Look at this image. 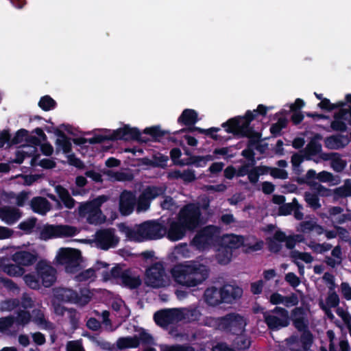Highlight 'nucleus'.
Returning a JSON list of instances; mask_svg holds the SVG:
<instances>
[{"mask_svg":"<svg viewBox=\"0 0 351 351\" xmlns=\"http://www.w3.org/2000/svg\"><path fill=\"white\" fill-rule=\"evenodd\" d=\"M322 138V137L320 134L315 135L301 151V153L304 154L306 160H313L317 163L319 160H322V154H327L322 152V146L319 142Z\"/></svg>","mask_w":351,"mask_h":351,"instance_id":"f3484780","label":"nucleus"},{"mask_svg":"<svg viewBox=\"0 0 351 351\" xmlns=\"http://www.w3.org/2000/svg\"><path fill=\"white\" fill-rule=\"evenodd\" d=\"M223 302H231L233 300L241 297L243 291L237 287L232 285H226L221 289Z\"/></svg>","mask_w":351,"mask_h":351,"instance_id":"c756f323","label":"nucleus"},{"mask_svg":"<svg viewBox=\"0 0 351 351\" xmlns=\"http://www.w3.org/2000/svg\"><path fill=\"white\" fill-rule=\"evenodd\" d=\"M308 247L315 253L322 254L330 250L332 247V245L328 243H317L311 241L308 244Z\"/></svg>","mask_w":351,"mask_h":351,"instance_id":"09e8293b","label":"nucleus"},{"mask_svg":"<svg viewBox=\"0 0 351 351\" xmlns=\"http://www.w3.org/2000/svg\"><path fill=\"white\" fill-rule=\"evenodd\" d=\"M112 181H131L133 179L132 173L122 172V171H114L112 170H108L104 172Z\"/></svg>","mask_w":351,"mask_h":351,"instance_id":"ea45409f","label":"nucleus"},{"mask_svg":"<svg viewBox=\"0 0 351 351\" xmlns=\"http://www.w3.org/2000/svg\"><path fill=\"white\" fill-rule=\"evenodd\" d=\"M179 322H192L198 321L202 315L197 308H178Z\"/></svg>","mask_w":351,"mask_h":351,"instance_id":"7c9ffc66","label":"nucleus"},{"mask_svg":"<svg viewBox=\"0 0 351 351\" xmlns=\"http://www.w3.org/2000/svg\"><path fill=\"white\" fill-rule=\"evenodd\" d=\"M324 304L328 307L336 308L338 306L339 304V297L335 289L328 291Z\"/></svg>","mask_w":351,"mask_h":351,"instance_id":"de8ad7c7","label":"nucleus"},{"mask_svg":"<svg viewBox=\"0 0 351 351\" xmlns=\"http://www.w3.org/2000/svg\"><path fill=\"white\" fill-rule=\"evenodd\" d=\"M58 264L64 267L68 273H75L80 269L82 262L81 252L73 248H60L56 256Z\"/></svg>","mask_w":351,"mask_h":351,"instance_id":"423d86ee","label":"nucleus"},{"mask_svg":"<svg viewBox=\"0 0 351 351\" xmlns=\"http://www.w3.org/2000/svg\"><path fill=\"white\" fill-rule=\"evenodd\" d=\"M29 205L34 212L43 215H45L51 208L50 202L43 197H35L32 198Z\"/></svg>","mask_w":351,"mask_h":351,"instance_id":"c85d7f7f","label":"nucleus"},{"mask_svg":"<svg viewBox=\"0 0 351 351\" xmlns=\"http://www.w3.org/2000/svg\"><path fill=\"white\" fill-rule=\"evenodd\" d=\"M54 298L58 301L75 303L80 306L87 304L90 300L91 296L88 290L82 291L80 295L73 289L58 287L53 289Z\"/></svg>","mask_w":351,"mask_h":351,"instance_id":"9d476101","label":"nucleus"},{"mask_svg":"<svg viewBox=\"0 0 351 351\" xmlns=\"http://www.w3.org/2000/svg\"><path fill=\"white\" fill-rule=\"evenodd\" d=\"M165 188L162 186H149L146 187L136 199V211L138 213L147 210L150 207L151 201L163 195Z\"/></svg>","mask_w":351,"mask_h":351,"instance_id":"ddd939ff","label":"nucleus"},{"mask_svg":"<svg viewBox=\"0 0 351 351\" xmlns=\"http://www.w3.org/2000/svg\"><path fill=\"white\" fill-rule=\"evenodd\" d=\"M0 270L10 277H20L25 274V269L19 265L10 263L8 258H0Z\"/></svg>","mask_w":351,"mask_h":351,"instance_id":"393cba45","label":"nucleus"},{"mask_svg":"<svg viewBox=\"0 0 351 351\" xmlns=\"http://www.w3.org/2000/svg\"><path fill=\"white\" fill-rule=\"evenodd\" d=\"M37 271L45 287H51L56 280V270L47 263L40 261L37 265Z\"/></svg>","mask_w":351,"mask_h":351,"instance_id":"aec40b11","label":"nucleus"},{"mask_svg":"<svg viewBox=\"0 0 351 351\" xmlns=\"http://www.w3.org/2000/svg\"><path fill=\"white\" fill-rule=\"evenodd\" d=\"M341 293L347 300H351V287L347 282H342L340 286Z\"/></svg>","mask_w":351,"mask_h":351,"instance_id":"69168bd1","label":"nucleus"},{"mask_svg":"<svg viewBox=\"0 0 351 351\" xmlns=\"http://www.w3.org/2000/svg\"><path fill=\"white\" fill-rule=\"evenodd\" d=\"M315 221L313 220L302 221L299 225L298 230L303 233H308L314 230Z\"/></svg>","mask_w":351,"mask_h":351,"instance_id":"4d7b16f0","label":"nucleus"},{"mask_svg":"<svg viewBox=\"0 0 351 351\" xmlns=\"http://www.w3.org/2000/svg\"><path fill=\"white\" fill-rule=\"evenodd\" d=\"M154 320L160 326L166 327L169 324L179 322L178 308L165 309L154 314Z\"/></svg>","mask_w":351,"mask_h":351,"instance_id":"412c9836","label":"nucleus"},{"mask_svg":"<svg viewBox=\"0 0 351 351\" xmlns=\"http://www.w3.org/2000/svg\"><path fill=\"white\" fill-rule=\"evenodd\" d=\"M78 232L75 227L67 225H48L43 227L40 233V238L47 240L53 237H72Z\"/></svg>","mask_w":351,"mask_h":351,"instance_id":"4468645a","label":"nucleus"},{"mask_svg":"<svg viewBox=\"0 0 351 351\" xmlns=\"http://www.w3.org/2000/svg\"><path fill=\"white\" fill-rule=\"evenodd\" d=\"M144 282L147 287L159 289L168 286L171 280L162 264L156 263L146 269Z\"/></svg>","mask_w":351,"mask_h":351,"instance_id":"0eeeda50","label":"nucleus"},{"mask_svg":"<svg viewBox=\"0 0 351 351\" xmlns=\"http://www.w3.org/2000/svg\"><path fill=\"white\" fill-rule=\"evenodd\" d=\"M321 160L323 161L330 160L331 168L337 173L343 171L347 165L346 161L343 160L341 155L337 152L322 154Z\"/></svg>","mask_w":351,"mask_h":351,"instance_id":"bb28decb","label":"nucleus"},{"mask_svg":"<svg viewBox=\"0 0 351 351\" xmlns=\"http://www.w3.org/2000/svg\"><path fill=\"white\" fill-rule=\"evenodd\" d=\"M234 345L238 349L245 350L250 347V341L244 336H238L234 339Z\"/></svg>","mask_w":351,"mask_h":351,"instance_id":"5fc2aeb1","label":"nucleus"},{"mask_svg":"<svg viewBox=\"0 0 351 351\" xmlns=\"http://www.w3.org/2000/svg\"><path fill=\"white\" fill-rule=\"evenodd\" d=\"M119 228L127 238L136 241L158 239L167 233L165 224L158 220L147 221L133 228L121 224Z\"/></svg>","mask_w":351,"mask_h":351,"instance_id":"f257e3e1","label":"nucleus"},{"mask_svg":"<svg viewBox=\"0 0 351 351\" xmlns=\"http://www.w3.org/2000/svg\"><path fill=\"white\" fill-rule=\"evenodd\" d=\"M269 173L274 178L285 180L288 178L287 171L276 167H271Z\"/></svg>","mask_w":351,"mask_h":351,"instance_id":"bf43d9fd","label":"nucleus"},{"mask_svg":"<svg viewBox=\"0 0 351 351\" xmlns=\"http://www.w3.org/2000/svg\"><path fill=\"white\" fill-rule=\"evenodd\" d=\"M56 191L67 208L71 209L75 206V202L66 189L58 185L56 186Z\"/></svg>","mask_w":351,"mask_h":351,"instance_id":"58836bf2","label":"nucleus"},{"mask_svg":"<svg viewBox=\"0 0 351 351\" xmlns=\"http://www.w3.org/2000/svg\"><path fill=\"white\" fill-rule=\"evenodd\" d=\"M66 315L71 324L72 328L76 329L78 327L80 319L77 311L73 308H69Z\"/></svg>","mask_w":351,"mask_h":351,"instance_id":"8fccbe9b","label":"nucleus"},{"mask_svg":"<svg viewBox=\"0 0 351 351\" xmlns=\"http://www.w3.org/2000/svg\"><path fill=\"white\" fill-rule=\"evenodd\" d=\"M252 119L253 117H250V119L243 117L232 119L222 125L224 128L227 127L226 131L229 133L248 136L250 132L249 124Z\"/></svg>","mask_w":351,"mask_h":351,"instance_id":"a211bd4d","label":"nucleus"},{"mask_svg":"<svg viewBox=\"0 0 351 351\" xmlns=\"http://www.w3.org/2000/svg\"><path fill=\"white\" fill-rule=\"evenodd\" d=\"M54 105L55 101L49 96L43 97L39 102V106L45 110H50Z\"/></svg>","mask_w":351,"mask_h":351,"instance_id":"680f3d73","label":"nucleus"},{"mask_svg":"<svg viewBox=\"0 0 351 351\" xmlns=\"http://www.w3.org/2000/svg\"><path fill=\"white\" fill-rule=\"evenodd\" d=\"M29 192L27 191H22L17 194V196L16 197V202L15 204L18 206H23L25 204V202L28 200L29 198Z\"/></svg>","mask_w":351,"mask_h":351,"instance_id":"e2e57ef3","label":"nucleus"},{"mask_svg":"<svg viewBox=\"0 0 351 351\" xmlns=\"http://www.w3.org/2000/svg\"><path fill=\"white\" fill-rule=\"evenodd\" d=\"M104 280L117 279L120 283L130 289H135L139 287L142 283L140 275L131 269H123L120 267H113L110 273L104 274Z\"/></svg>","mask_w":351,"mask_h":351,"instance_id":"39448f33","label":"nucleus"},{"mask_svg":"<svg viewBox=\"0 0 351 351\" xmlns=\"http://www.w3.org/2000/svg\"><path fill=\"white\" fill-rule=\"evenodd\" d=\"M56 151L62 150L64 153H69L71 149V143L69 139L62 133H58V138L56 140Z\"/></svg>","mask_w":351,"mask_h":351,"instance_id":"79ce46f5","label":"nucleus"},{"mask_svg":"<svg viewBox=\"0 0 351 351\" xmlns=\"http://www.w3.org/2000/svg\"><path fill=\"white\" fill-rule=\"evenodd\" d=\"M342 252L340 245L335 246L331 252V256L325 257V263L331 267L339 265L342 262Z\"/></svg>","mask_w":351,"mask_h":351,"instance_id":"4c0bfd02","label":"nucleus"},{"mask_svg":"<svg viewBox=\"0 0 351 351\" xmlns=\"http://www.w3.org/2000/svg\"><path fill=\"white\" fill-rule=\"evenodd\" d=\"M317 179L322 182L330 183L332 185H336L340 183V178L338 176H335L332 173L326 171H322L317 173Z\"/></svg>","mask_w":351,"mask_h":351,"instance_id":"37998d69","label":"nucleus"},{"mask_svg":"<svg viewBox=\"0 0 351 351\" xmlns=\"http://www.w3.org/2000/svg\"><path fill=\"white\" fill-rule=\"evenodd\" d=\"M324 142L326 148L337 150L344 148L348 145L350 140L346 135L335 134L326 137Z\"/></svg>","mask_w":351,"mask_h":351,"instance_id":"a878e982","label":"nucleus"},{"mask_svg":"<svg viewBox=\"0 0 351 351\" xmlns=\"http://www.w3.org/2000/svg\"><path fill=\"white\" fill-rule=\"evenodd\" d=\"M204 299L206 303L210 306H217L223 302L221 289L215 287L208 288L205 291Z\"/></svg>","mask_w":351,"mask_h":351,"instance_id":"473e14b6","label":"nucleus"},{"mask_svg":"<svg viewBox=\"0 0 351 351\" xmlns=\"http://www.w3.org/2000/svg\"><path fill=\"white\" fill-rule=\"evenodd\" d=\"M11 259L21 267H28L34 264L38 259V254L36 252L27 251L16 252L12 255Z\"/></svg>","mask_w":351,"mask_h":351,"instance_id":"b1692460","label":"nucleus"},{"mask_svg":"<svg viewBox=\"0 0 351 351\" xmlns=\"http://www.w3.org/2000/svg\"><path fill=\"white\" fill-rule=\"evenodd\" d=\"M231 252L229 249L224 247H220L216 255V258L220 264H227L230 261Z\"/></svg>","mask_w":351,"mask_h":351,"instance_id":"49530a36","label":"nucleus"},{"mask_svg":"<svg viewBox=\"0 0 351 351\" xmlns=\"http://www.w3.org/2000/svg\"><path fill=\"white\" fill-rule=\"evenodd\" d=\"M136 197L135 194L130 191L124 190L119 195V208L123 215L131 214L136 206Z\"/></svg>","mask_w":351,"mask_h":351,"instance_id":"6ab92c4d","label":"nucleus"},{"mask_svg":"<svg viewBox=\"0 0 351 351\" xmlns=\"http://www.w3.org/2000/svg\"><path fill=\"white\" fill-rule=\"evenodd\" d=\"M188 228L177 219L169 222V228L167 229V237L171 241H178L182 239L186 233Z\"/></svg>","mask_w":351,"mask_h":351,"instance_id":"5701e85b","label":"nucleus"},{"mask_svg":"<svg viewBox=\"0 0 351 351\" xmlns=\"http://www.w3.org/2000/svg\"><path fill=\"white\" fill-rule=\"evenodd\" d=\"M313 335L309 330L302 332L300 337L293 335L285 340L291 351H308L313 343Z\"/></svg>","mask_w":351,"mask_h":351,"instance_id":"2eb2a0df","label":"nucleus"},{"mask_svg":"<svg viewBox=\"0 0 351 351\" xmlns=\"http://www.w3.org/2000/svg\"><path fill=\"white\" fill-rule=\"evenodd\" d=\"M221 228L215 226H207L201 229L194 237L191 245L203 251L215 246L221 241Z\"/></svg>","mask_w":351,"mask_h":351,"instance_id":"20e7f679","label":"nucleus"},{"mask_svg":"<svg viewBox=\"0 0 351 351\" xmlns=\"http://www.w3.org/2000/svg\"><path fill=\"white\" fill-rule=\"evenodd\" d=\"M197 119V114L195 110L186 109L183 111L182 115L179 118V121L183 123L186 125H191L195 124Z\"/></svg>","mask_w":351,"mask_h":351,"instance_id":"c03bdc74","label":"nucleus"},{"mask_svg":"<svg viewBox=\"0 0 351 351\" xmlns=\"http://www.w3.org/2000/svg\"><path fill=\"white\" fill-rule=\"evenodd\" d=\"M119 242V238L116 234L114 228H102L97 230L94 239L89 241L90 243L94 244L95 247L103 250H108L115 247Z\"/></svg>","mask_w":351,"mask_h":351,"instance_id":"9b49d317","label":"nucleus"},{"mask_svg":"<svg viewBox=\"0 0 351 351\" xmlns=\"http://www.w3.org/2000/svg\"><path fill=\"white\" fill-rule=\"evenodd\" d=\"M14 322L13 317L0 318V331H4L10 328Z\"/></svg>","mask_w":351,"mask_h":351,"instance_id":"0e129e2a","label":"nucleus"},{"mask_svg":"<svg viewBox=\"0 0 351 351\" xmlns=\"http://www.w3.org/2000/svg\"><path fill=\"white\" fill-rule=\"evenodd\" d=\"M304 197L307 204L313 210H317L321 208L319 196L316 193L305 192Z\"/></svg>","mask_w":351,"mask_h":351,"instance_id":"a18cd8bd","label":"nucleus"},{"mask_svg":"<svg viewBox=\"0 0 351 351\" xmlns=\"http://www.w3.org/2000/svg\"><path fill=\"white\" fill-rule=\"evenodd\" d=\"M331 127L335 130L345 131L346 130V125L344 121L338 117V113L335 116V120L331 123Z\"/></svg>","mask_w":351,"mask_h":351,"instance_id":"13d9d810","label":"nucleus"},{"mask_svg":"<svg viewBox=\"0 0 351 351\" xmlns=\"http://www.w3.org/2000/svg\"><path fill=\"white\" fill-rule=\"evenodd\" d=\"M221 241L224 247L230 249H237L240 247L243 244L244 237L235 234H227L221 237Z\"/></svg>","mask_w":351,"mask_h":351,"instance_id":"72a5a7b5","label":"nucleus"},{"mask_svg":"<svg viewBox=\"0 0 351 351\" xmlns=\"http://www.w3.org/2000/svg\"><path fill=\"white\" fill-rule=\"evenodd\" d=\"M246 321L237 313H230L223 317L222 330L232 334L239 335L245 330Z\"/></svg>","mask_w":351,"mask_h":351,"instance_id":"dca6fc26","label":"nucleus"},{"mask_svg":"<svg viewBox=\"0 0 351 351\" xmlns=\"http://www.w3.org/2000/svg\"><path fill=\"white\" fill-rule=\"evenodd\" d=\"M338 117L351 125V107L348 109H342L338 112Z\"/></svg>","mask_w":351,"mask_h":351,"instance_id":"774afa93","label":"nucleus"},{"mask_svg":"<svg viewBox=\"0 0 351 351\" xmlns=\"http://www.w3.org/2000/svg\"><path fill=\"white\" fill-rule=\"evenodd\" d=\"M139 136V132L136 128H131L128 125H125L122 128L114 130L112 134L109 136L98 135L89 139L82 138L80 143L88 142L90 144L101 143L105 140H125L130 141L137 139Z\"/></svg>","mask_w":351,"mask_h":351,"instance_id":"1a4fd4ad","label":"nucleus"},{"mask_svg":"<svg viewBox=\"0 0 351 351\" xmlns=\"http://www.w3.org/2000/svg\"><path fill=\"white\" fill-rule=\"evenodd\" d=\"M162 351H195L192 347H184L181 346H164Z\"/></svg>","mask_w":351,"mask_h":351,"instance_id":"338daca9","label":"nucleus"},{"mask_svg":"<svg viewBox=\"0 0 351 351\" xmlns=\"http://www.w3.org/2000/svg\"><path fill=\"white\" fill-rule=\"evenodd\" d=\"M171 275L178 284L191 287L201 284L208 277V269L199 263L180 265L171 269Z\"/></svg>","mask_w":351,"mask_h":351,"instance_id":"f03ea898","label":"nucleus"},{"mask_svg":"<svg viewBox=\"0 0 351 351\" xmlns=\"http://www.w3.org/2000/svg\"><path fill=\"white\" fill-rule=\"evenodd\" d=\"M31 316L29 312L21 311L19 312L16 318H14V322L20 325H25L30 320Z\"/></svg>","mask_w":351,"mask_h":351,"instance_id":"6e6d98bb","label":"nucleus"},{"mask_svg":"<svg viewBox=\"0 0 351 351\" xmlns=\"http://www.w3.org/2000/svg\"><path fill=\"white\" fill-rule=\"evenodd\" d=\"M264 243L261 240H257L253 237L244 238L243 244H242L243 251L249 254L261 250L263 247Z\"/></svg>","mask_w":351,"mask_h":351,"instance_id":"e433bc0d","label":"nucleus"},{"mask_svg":"<svg viewBox=\"0 0 351 351\" xmlns=\"http://www.w3.org/2000/svg\"><path fill=\"white\" fill-rule=\"evenodd\" d=\"M350 197H351V180L346 179L341 186L334 189V200L338 201Z\"/></svg>","mask_w":351,"mask_h":351,"instance_id":"f704fd0d","label":"nucleus"},{"mask_svg":"<svg viewBox=\"0 0 351 351\" xmlns=\"http://www.w3.org/2000/svg\"><path fill=\"white\" fill-rule=\"evenodd\" d=\"M200 207L195 204H188L179 211L177 219L185 226L188 230L193 231L201 223Z\"/></svg>","mask_w":351,"mask_h":351,"instance_id":"6e6552de","label":"nucleus"},{"mask_svg":"<svg viewBox=\"0 0 351 351\" xmlns=\"http://www.w3.org/2000/svg\"><path fill=\"white\" fill-rule=\"evenodd\" d=\"M264 321L271 330H278L289 324V311L285 308L276 307L263 313Z\"/></svg>","mask_w":351,"mask_h":351,"instance_id":"f8f14e48","label":"nucleus"},{"mask_svg":"<svg viewBox=\"0 0 351 351\" xmlns=\"http://www.w3.org/2000/svg\"><path fill=\"white\" fill-rule=\"evenodd\" d=\"M291 318L293 325L300 332L309 330L308 329V320L306 313L303 307H295L291 311Z\"/></svg>","mask_w":351,"mask_h":351,"instance_id":"4be33fe9","label":"nucleus"},{"mask_svg":"<svg viewBox=\"0 0 351 351\" xmlns=\"http://www.w3.org/2000/svg\"><path fill=\"white\" fill-rule=\"evenodd\" d=\"M20 210L14 206H4L0 208V219L8 224L15 223L21 217Z\"/></svg>","mask_w":351,"mask_h":351,"instance_id":"cd10ccee","label":"nucleus"},{"mask_svg":"<svg viewBox=\"0 0 351 351\" xmlns=\"http://www.w3.org/2000/svg\"><path fill=\"white\" fill-rule=\"evenodd\" d=\"M343 209L338 206H331L328 208V218L334 224H342L350 219L348 215L343 214Z\"/></svg>","mask_w":351,"mask_h":351,"instance_id":"2f4dec72","label":"nucleus"},{"mask_svg":"<svg viewBox=\"0 0 351 351\" xmlns=\"http://www.w3.org/2000/svg\"><path fill=\"white\" fill-rule=\"evenodd\" d=\"M23 280L25 284L32 289H36L39 287V282L34 275H25L23 277Z\"/></svg>","mask_w":351,"mask_h":351,"instance_id":"052dcab7","label":"nucleus"},{"mask_svg":"<svg viewBox=\"0 0 351 351\" xmlns=\"http://www.w3.org/2000/svg\"><path fill=\"white\" fill-rule=\"evenodd\" d=\"M116 346L118 350H121L128 348H136L139 346V339L137 335L120 337L116 342Z\"/></svg>","mask_w":351,"mask_h":351,"instance_id":"c9c22d12","label":"nucleus"},{"mask_svg":"<svg viewBox=\"0 0 351 351\" xmlns=\"http://www.w3.org/2000/svg\"><path fill=\"white\" fill-rule=\"evenodd\" d=\"M108 199V196L103 195L91 201L82 203L77 208L79 217L85 218L90 224L99 225L104 223L106 217L100 208Z\"/></svg>","mask_w":351,"mask_h":351,"instance_id":"7ed1b4c3","label":"nucleus"},{"mask_svg":"<svg viewBox=\"0 0 351 351\" xmlns=\"http://www.w3.org/2000/svg\"><path fill=\"white\" fill-rule=\"evenodd\" d=\"M298 303H299L298 297L294 293H292L289 295L284 296V298H283L282 304H284L287 308H289L291 306H295L298 304Z\"/></svg>","mask_w":351,"mask_h":351,"instance_id":"864d4df0","label":"nucleus"},{"mask_svg":"<svg viewBox=\"0 0 351 351\" xmlns=\"http://www.w3.org/2000/svg\"><path fill=\"white\" fill-rule=\"evenodd\" d=\"M308 184L313 188L318 196L324 197L332 196V199H334V189L327 188L315 182H309Z\"/></svg>","mask_w":351,"mask_h":351,"instance_id":"a19ab883","label":"nucleus"},{"mask_svg":"<svg viewBox=\"0 0 351 351\" xmlns=\"http://www.w3.org/2000/svg\"><path fill=\"white\" fill-rule=\"evenodd\" d=\"M205 325L213 327L216 329L222 330L223 317H207L204 320Z\"/></svg>","mask_w":351,"mask_h":351,"instance_id":"3c124183","label":"nucleus"},{"mask_svg":"<svg viewBox=\"0 0 351 351\" xmlns=\"http://www.w3.org/2000/svg\"><path fill=\"white\" fill-rule=\"evenodd\" d=\"M168 160V157L163 156L160 154H156L150 160V165L153 167H164L166 166V162Z\"/></svg>","mask_w":351,"mask_h":351,"instance_id":"603ef678","label":"nucleus"}]
</instances>
